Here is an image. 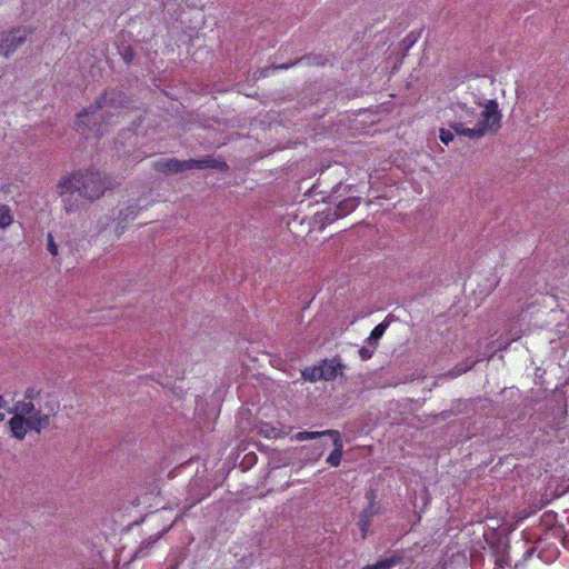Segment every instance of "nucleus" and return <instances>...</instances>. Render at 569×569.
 I'll list each match as a JSON object with an SVG mask.
<instances>
[{
  "label": "nucleus",
  "instance_id": "ddd939ff",
  "mask_svg": "<svg viewBox=\"0 0 569 569\" xmlns=\"http://www.w3.org/2000/svg\"><path fill=\"white\" fill-rule=\"evenodd\" d=\"M37 411L38 410L36 409L33 401L26 399L17 401L13 406V409L10 410V412H13L14 415H21V417L26 419H31Z\"/></svg>",
  "mask_w": 569,
  "mask_h": 569
},
{
  "label": "nucleus",
  "instance_id": "c756f323",
  "mask_svg": "<svg viewBox=\"0 0 569 569\" xmlns=\"http://www.w3.org/2000/svg\"><path fill=\"white\" fill-rule=\"evenodd\" d=\"M461 405H462L461 401H458L456 410H452V409L443 410L439 415H437V417L441 418L442 420H446V419L452 417L453 415H456L457 412H461V409H460Z\"/></svg>",
  "mask_w": 569,
  "mask_h": 569
},
{
  "label": "nucleus",
  "instance_id": "5701e85b",
  "mask_svg": "<svg viewBox=\"0 0 569 569\" xmlns=\"http://www.w3.org/2000/svg\"><path fill=\"white\" fill-rule=\"evenodd\" d=\"M455 134H457V133L450 128L449 129L441 128L439 130V139L446 146H448L450 142L453 141Z\"/></svg>",
  "mask_w": 569,
  "mask_h": 569
},
{
  "label": "nucleus",
  "instance_id": "2f4dec72",
  "mask_svg": "<svg viewBox=\"0 0 569 569\" xmlns=\"http://www.w3.org/2000/svg\"><path fill=\"white\" fill-rule=\"evenodd\" d=\"M46 408L48 410V413H56L57 409L59 408V403L58 402H49L46 405Z\"/></svg>",
  "mask_w": 569,
  "mask_h": 569
},
{
  "label": "nucleus",
  "instance_id": "4be33fe9",
  "mask_svg": "<svg viewBox=\"0 0 569 569\" xmlns=\"http://www.w3.org/2000/svg\"><path fill=\"white\" fill-rule=\"evenodd\" d=\"M338 213H339V211L336 206L333 208H328L326 211L322 212L321 221L323 223L330 224V223L335 222L336 220L342 218L341 216H338Z\"/></svg>",
  "mask_w": 569,
  "mask_h": 569
},
{
  "label": "nucleus",
  "instance_id": "c85d7f7f",
  "mask_svg": "<svg viewBox=\"0 0 569 569\" xmlns=\"http://www.w3.org/2000/svg\"><path fill=\"white\" fill-rule=\"evenodd\" d=\"M40 392H41V390H39V389L34 388V387H29L24 391V398L23 399L33 401L34 399H37L39 397Z\"/></svg>",
  "mask_w": 569,
  "mask_h": 569
},
{
  "label": "nucleus",
  "instance_id": "bb28decb",
  "mask_svg": "<svg viewBox=\"0 0 569 569\" xmlns=\"http://www.w3.org/2000/svg\"><path fill=\"white\" fill-rule=\"evenodd\" d=\"M375 350L376 349H372V347H369V345L361 347L359 350L361 360H369L372 357Z\"/></svg>",
  "mask_w": 569,
  "mask_h": 569
},
{
  "label": "nucleus",
  "instance_id": "cd10ccee",
  "mask_svg": "<svg viewBox=\"0 0 569 569\" xmlns=\"http://www.w3.org/2000/svg\"><path fill=\"white\" fill-rule=\"evenodd\" d=\"M48 238V243H47V249L48 251L53 256L56 257L58 254V246L57 243L54 242V239H53V236L52 233H48L47 236Z\"/></svg>",
  "mask_w": 569,
  "mask_h": 569
},
{
  "label": "nucleus",
  "instance_id": "4468645a",
  "mask_svg": "<svg viewBox=\"0 0 569 569\" xmlns=\"http://www.w3.org/2000/svg\"><path fill=\"white\" fill-rule=\"evenodd\" d=\"M402 556L399 553H393L390 557H385L378 560L376 563L367 565L362 569H391L396 565L402 562Z\"/></svg>",
  "mask_w": 569,
  "mask_h": 569
},
{
  "label": "nucleus",
  "instance_id": "6e6552de",
  "mask_svg": "<svg viewBox=\"0 0 569 569\" xmlns=\"http://www.w3.org/2000/svg\"><path fill=\"white\" fill-rule=\"evenodd\" d=\"M319 367L322 373V380L331 381L338 377L339 371L343 368V365L338 357H335L332 359L322 360Z\"/></svg>",
  "mask_w": 569,
  "mask_h": 569
},
{
  "label": "nucleus",
  "instance_id": "aec40b11",
  "mask_svg": "<svg viewBox=\"0 0 569 569\" xmlns=\"http://www.w3.org/2000/svg\"><path fill=\"white\" fill-rule=\"evenodd\" d=\"M118 50H119L121 58L123 59V61L127 64H130L133 61L136 52L131 46L123 44V46L119 47Z\"/></svg>",
  "mask_w": 569,
  "mask_h": 569
},
{
  "label": "nucleus",
  "instance_id": "f704fd0d",
  "mask_svg": "<svg viewBox=\"0 0 569 569\" xmlns=\"http://www.w3.org/2000/svg\"><path fill=\"white\" fill-rule=\"evenodd\" d=\"M4 420V415H0V421Z\"/></svg>",
  "mask_w": 569,
  "mask_h": 569
},
{
  "label": "nucleus",
  "instance_id": "a878e982",
  "mask_svg": "<svg viewBox=\"0 0 569 569\" xmlns=\"http://www.w3.org/2000/svg\"><path fill=\"white\" fill-rule=\"evenodd\" d=\"M139 210L140 208L137 206H129L124 210L120 211V216L123 220H128L129 218L133 219L138 214Z\"/></svg>",
  "mask_w": 569,
  "mask_h": 569
},
{
  "label": "nucleus",
  "instance_id": "393cba45",
  "mask_svg": "<svg viewBox=\"0 0 569 569\" xmlns=\"http://www.w3.org/2000/svg\"><path fill=\"white\" fill-rule=\"evenodd\" d=\"M186 556L183 552L179 551L177 553H173L172 557L169 559L170 565L167 569H177L178 566L184 560Z\"/></svg>",
  "mask_w": 569,
  "mask_h": 569
},
{
  "label": "nucleus",
  "instance_id": "f257e3e1",
  "mask_svg": "<svg viewBox=\"0 0 569 569\" xmlns=\"http://www.w3.org/2000/svg\"><path fill=\"white\" fill-rule=\"evenodd\" d=\"M112 186L111 178L106 173L84 168L62 176L57 184V193L62 199L64 211L73 213L81 211L86 203L99 200Z\"/></svg>",
  "mask_w": 569,
  "mask_h": 569
},
{
  "label": "nucleus",
  "instance_id": "f8f14e48",
  "mask_svg": "<svg viewBox=\"0 0 569 569\" xmlns=\"http://www.w3.org/2000/svg\"><path fill=\"white\" fill-rule=\"evenodd\" d=\"M171 526L168 528L162 529L154 536H150L149 538L144 539L138 549L134 551V558H143L149 555L151 548L153 545L166 533L170 530Z\"/></svg>",
  "mask_w": 569,
  "mask_h": 569
},
{
  "label": "nucleus",
  "instance_id": "b1692460",
  "mask_svg": "<svg viewBox=\"0 0 569 569\" xmlns=\"http://www.w3.org/2000/svg\"><path fill=\"white\" fill-rule=\"evenodd\" d=\"M418 36L415 32H410L405 37V39L401 41V46L405 51H408L418 40Z\"/></svg>",
  "mask_w": 569,
  "mask_h": 569
},
{
  "label": "nucleus",
  "instance_id": "9d476101",
  "mask_svg": "<svg viewBox=\"0 0 569 569\" xmlns=\"http://www.w3.org/2000/svg\"><path fill=\"white\" fill-rule=\"evenodd\" d=\"M8 423L12 436L18 440L24 439L28 429H30L29 419L21 417V415H13Z\"/></svg>",
  "mask_w": 569,
  "mask_h": 569
},
{
  "label": "nucleus",
  "instance_id": "0eeeda50",
  "mask_svg": "<svg viewBox=\"0 0 569 569\" xmlns=\"http://www.w3.org/2000/svg\"><path fill=\"white\" fill-rule=\"evenodd\" d=\"M326 433H328V436L332 438V442H333V447H335L332 452L327 458V462L331 467H338L341 462V457L343 453V442L341 439V435L338 430H333V429L327 430Z\"/></svg>",
  "mask_w": 569,
  "mask_h": 569
},
{
  "label": "nucleus",
  "instance_id": "2eb2a0df",
  "mask_svg": "<svg viewBox=\"0 0 569 569\" xmlns=\"http://www.w3.org/2000/svg\"><path fill=\"white\" fill-rule=\"evenodd\" d=\"M30 430L40 433L42 429L47 428L50 425V416L49 413H42L38 410L34 416L29 419Z\"/></svg>",
  "mask_w": 569,
  "mask_h": 569
},
{
  "label": "nucleus",
  "instance_id": "423d86ee",
  "mask_svg": "<svg viewBox=\"0 0 569 569\" xmlns=\"http://www.w3.org/2000/svg\"><path fill=\"white\" fill-rule=\"evenodd\" d=\"M348 189H350L349 186L343 187L341 183H339L332 189L330 194L332 201H337L336 207L339 211L338 216H341L342 218L351 213L359 206L360 201L359 197L353 196H349L340 200V198L346 194Z\"/></svg>",
  "mask_w": 569,
  "mask_h": 569
},
{
  "label": "nucleus",
  "instance_id": "412c9836",
  "mask_svg": "<svg viewBox=\"0 0 569 569\" xmlns=\"http://www.w3.org/2000/svg\"><path fill=\"white\" fill-rule=\"evenodd\" d=\"M338 213H339V211L336 206L333 208H328L326 211L322 212L321 221L323 223L330 224V223L335 222L336 220L342 218L341 216H338Z\"/></svg>",
  "mask_w": 569,
  "mask_h": 569
},
{
  "label": "nucleus",
  "instance_id": "f3484780",
  "mask_svg": "<svg viewBox=\"0 0 569 569\" xmlns=\"http://www.w3.org/2000/svg\"><path fill=\"white\" fill-rule=\"evenodd\" d=\"M302 378L306 381L316 382L322 380V373L319 366L307 367L301 372Z\"/></svg>",
  "mask_w": 569,
  "mask_h": 569
},
{
  "label": "nucleus",
  "instance_id": "9b49d317",
  "mask_svg": "<svg viewBox=\"0 0 569 569\" xmlns=\"http://www.w3.org/2000/svg\"><path fill=\"white\" fill-rule=\"evenodd\" d=\"M300 62H305L308 66H325L327 63V59L321 54H306L299 59H296L289 63H282L279 66H272L274 70L278 69H289L290 67H293Z\"/></svg>",
  "mask_w": 569,
  "mask_h": 569
},
{
  "label": "nucleus",
  "instance_id": "7c9ffc66",
  "mask_svg": "<svg viewBox=\"0 0 569 569\" xmlns=\"http://www.w3.org/2000/svg\"><path fill=\"white\" fill-rule=\"evenodd\" d=\"M376 498H377V493H376V490L373 489H369L367 490L366 492V499L368 500V505H378L376 502Z\"/></svg>",
  "mask_w": 569,
  "mask_h": 569
},
{
  "label": "nucleus",
  "instance_id": "a211bd4d",
  "mask_svg": "<svg viewBox=\"0 0 569 569\" xmlns=\"http://www.w3.org/2000/svg\"><path fill=\"white\" fill-rule=\"evenodd\" d=\"M12 214L11 210L8 206L1 204L0 206V228H7L12 223Z\"/></svg>",
  "mask_w": 569,
  "mask_h": 569
},
{
  "label": "nucleus",
  "instance_id": "7ed1b4c3",
  "mask_svg": "<svg viewBox=\"0 0 569 569\" xmlns=\"http://www.w3.org/2000/svg\"><path fill=\"white\" fill-rule=\"evenodd\" d=\"M130 97L121 89L106 88L82 112L77 114L76 130L82 134L89 132L100 137L104 133L103 126H109L112 118L120 114V110L128 108Z\"/></svg>",
  "mask_w": 569,
  "mask_h": 569
},
{
  "label": "nucleus",
  "instance_id": "dca6fc26",
  "mask_svg": "<svg viewBox=\"0 0 569 569\" xmlns=\"http://www.w3.org/2000/svg\"><path fill=\"white\" fill-rule=\"evenodd\" d=\"M388 327H389L388 321H383V322L379 323L378 326H376L373 328V330L371 331L369 338L366 340L367 345H369V347H372V349H377L378 341L383 336V333Z\"/></svg>",
  "mask_w": 569,
  "mask_h": 569
},
{
  "label": "nucleus",
  "instance_id": "473e14b6",
  "mask_svg": "<svg viewBox=\"0 0 569 569\" xmlns=\"http://www.w3.org/2000/svg\"><path fill=\"white\" fill-rule=\"evenodd\" d=\"M535 551V548H530L525 552V559L529 558Z\"/></svg>",
  "mask_w": 569,
  "mask_h": 569
},
{
  "label": "nucleus",
  "instance_id": "20e7f679",
  "mask_svg": "<svg viewBox=\"0 0 569 569\" xmlns=\"http://www.w3.org/2000/svg\"><path fill=\"white\" fill-rule=\"evenodd\" d=\"M152 168L160 173L171 176L192 169H219L227 170L228 164L221 159L206 157L203 159L179 160L177 158H161L153 162Z\"/></svg>",
  "mask_w": 569,
  "mask_h": 569
},
{
  "label": "nucleus",
  "instance_id": "72a5a7b5",
  "mask_svg": "<svg viewBox=\"0 0 569 569\" xmlns=\"http://www.w3.org/2000/svg\"><path fill=\"white\" fill-rule=\"evenodd\" d=\"M2 402H3V399H2V397L0 396V408L2 407Z\"/></svg>",
  "mask_w": 569,
  "mask_h": 569
},
{
  "label": "nucleus",
  "instance_id": "1a4fd4ad",
  "mask_svg": "<svg viewBox=\"0 0 569 569\" xmlns=\"http://www.w3.org/2000/svg\"><path fill=\"white\" fill-rule=\"evenodd\" d=\"M381 507L379 505H368L360 513L358 526L361 530V538L365 539L371 526L372 518L380 513Z\"/></svg>",
  "mask_w": 569,
  "mask_h": 569
},
{
  "label": "nucleus",
  "instance_id": "f03ea898",
  "mask_svg": "<svg viewBox=\"0 0 569 569\" xmlns=\"http://www.w3.org/2000/svg\"><path fill=\"white\" fill-rule=\"evenodd\" d=\"M476 104L482 107V111L473 127H468V124L473 123L477 116L476 108L461 101L450 104L449 110L455 113L457 119L448 120L447 124L457 136L467 137L470 140H480L486 134H496L500 130L502 114L498 108V102L487 100L485 103L478 101Z\"/></svg>",
  "mask_w": 569,
  "mask_h": 569
},
{
  "label": "nucleus",
  "instance_id": "6ab92c4d",
  "mask_svg": "<svg viewBox=\"0 0 569 569\" xmlns=\"http://www.w3.org/2000/svg\"><path fill=\"white\" fill-rule=\"evenodd\" d=\"M325 431H300L296 433L295 439L298 441H305V440H311V439H318L323 436H328Z\"/></svg>",
  "mask_w": 569,
  "mask_h": 569
},
{
  "label": "nucleus",
  "instance_id": "39448f33",
  "mask_svg": "<svg viewBox=\"0 0 569 569\" xmlns=\"http://www.w3.org/2000/svg\"><path fill=\"white\" fill-rule=\"evenodd\" d=\"M31 30L24 26L11 28L0 34V54L8 58L21 47L30 36Z\"/></svg>",
  "mask_w": 569,
  "mask_h": 569
}]
</instances>
